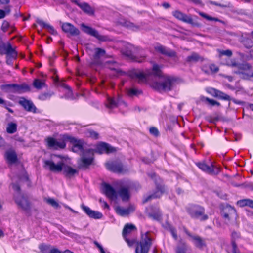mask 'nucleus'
Segmentation results:
<instances>
[{"label": "nucleus", "mask_w": 253, "mask_h": 253, "mask_svg": "<svg viewBox=\"0 0 253 253\" xmlns=\"http://www.w3.org/2000/svg\"><path fill=\"white\" fill-rule=\"evenodd\" d=\"M175 86V79L168 76H160L151 84V86L159 92H168L173 89Z\"/></svg>", "instance_id": "nucleus-1"}, {"label": "nucleus", "mask_w": 253, "mask_h": 253, "mask_svg": "<svg viewBox=\"0 0 253 253\" xmlns=\"http://www.w3.org/2000/svg\"><path fill=\"white\" fill-rule=\"evenodd\" d=\"M43 166L45 169H48L52 172H58L63 170V173L68 177H71L78 172L76 169L64 165L63 162H59L55 164L51 160H45Z\"/></svg>", "instance_id": "nucleus-2"}, {"label": "nucleus", "mask_w": 253, "mask_h": 253, "mask_svg": "<svg viewBox=\"0 0 253 253\" xmlns=\"http://www.w3.org/2000/svg\"><path fill=\"white\" fill-rule=\"evenodd\" d=\"M154 238L152 237L150 232L141 233V239L137 242L135 249L136 253H148L152 244Z\"/></svg>", "instance_id": "nucleus-3"}, {"label": "nucleus", "mask_w": 253, "mask_h": 253, "mask_svg": "<svg viewBox=\"0 0 253 253\" xmlns=\"http://www.w3.org/2000/svg\"><path fill=\"white\" fill-rule=\"evenodd\" d=\"M227 65L229 66L236 67L237 69L234 71V73L239 75L241 78L248 79L252 77L253 72L250 71L251 66L248 63L238 64L234 60H232L230 63H227Z\"/></svg>", "instance_id": "nucleus-4"}, {"label": "nucleus", "mask_w": 253, "mask_h": 253, "mask_svg": "<svg viewBox=\"0 0 253 253\" xmlns=\"http://www.w3.org/2000/svg\"><path fill=\"white\" fill-rule=\"evenodd\" d=\"M1 89L7 93L17 94L24 93L31 90L30 86L26 83L3 84L1 86Z\"/></svg>", "instance_id": "nucleus-5"}, {"label": "nucleus", "mask_w": 253, "mask_h": 253, "mask_svg": "<svg viewBox=\"0 0 253 253\" xmlns=\"http://www.w3.org/2000/svg\"><path fill=\"white\" fill-rule=\"evenodd\" d=\"M187 211L192 218L205 221L209 218L208 215L205 213V208L200 205H191L187 208Z\"/></svg>", "instance_id": "nucleus-6"}, {"label": "nucleus", "mask_w": 253, "mask_h": 253, "mask_svg": "<svg viewBox=\"0 0 253 253\" xmlns=\"http://www.w3.org/2000/svg\"><path fill=\"white\" fill-rule=\"evenodd\" d=\"M93 155L94 151L92 149H89L84 151L78 161L79 168L85 169L90 165L93 160Z\"/></svg>", "instance_id": "nucleus-7"}, {"label": "nucleus", "mask_w": 253, "mask_h": 253, "mask_svg": "<svg viewBox=\"0 0 253 253\" xmlns=\"http://www.w3.org/2000/svg\"><path fill=\"white\" fill-rule=\"evenodd\" d=\"M136 47L133 45L126 43L124 45V49H123V53L130 59L137 62H142L145 59V56H142L140 57L134 55V53L136 51Z\"/></svg>", "instance_id": "nucleus-8"}, {"label": "nucleus", "mask_w": 253, "mask_h": 253, "mask_svg": "<svg viewBox=\"0 0 253 253\" xmlns=\"http://www.w3.org/2000/svg\"><path fill=\"white\" fill-rule=\"evenodd\" d=\"M63 138L71 143L72 145V151L76 153L83 152L84 151L83 148L84 141L68 135H64Z\"/></svg>", "instance_id": "nucleus-9"}, {"label": "nucleus", "mask_w": 253, "mask_h": 253, "mask_svg": "<svg viewBox=\"0 0 253 253\" xmlns=\"http://www.w3.org/2000/svg\"><path fill=\"white\" fill-rule=\"evenodd\" d=\"M196 165L202 171L211 175H216L220 172V167L214 165L212 163L209 166L205 162H200L197 163Z\"/></svg>", "instance_id": "nucleus-10"}, {"label": "nucleus", "mask_w": 253, "mask_h": 253, "mask_svg": "<svg viewBox=\"0 0 253 253\" xmlns=\"http://www.w3.org/2000/svg\"><path fill=\"white\" fill-rule=\"evenodd\" d=\"M106 167L107 169L114 172L119 173H125L128 171V168L124 166L121 162H111L106 163Z\"/></svg>", "instance_id": "nucleus-11"}, {"label": "nucleus", "mask_w": 253, "mask_h": 253, "mask_svg": "<svg viewBox=\"0 0 253 253\" xmlns=\"http://www.w3.org/2000/svg\"><path fill=\"white\" fill-rule=\"evenodd\" d=\"M81 27L84 32L91 36L95 37L100 41L105 42L109 40V38L108 36L100 35L96 30L91 28V27L86 26L84 23L81 24Z\"/></svg>", "instance_id": "nucleus-12"}, {"label": "nucleus", "mask_w": 253, "mask_h": 253, "mask_svg": "<svg viewBox=\"0 0 253 253\" xmlns=\"http://www.w3.org/2000/svg\"><path fill=\"white\" fill-rule=\"evenodd\" d=\"M172 15L179 20L191 24L193 26L199 27L201 26V24L198 22L194 21L190 16H188L179 10L173 11Z\"/></svg>", "instance_id": "nucleus-13"}, {"label": "nucleus", "mask_w": 253, "mask_h": 253, "mask_svg": "<svg viewBox=\"0 0 253 253\" xmlns=\"http://www.w3.org/2000/svg\"><path fill=\"white\" fill-rule=\"evenodd\" d=\"M0 54H6L7 56L12 58H16L17 55V52L13 48L10 43H2L0 44Z\"/></svg>", "instance_id": "nucleus-14"}, {"label": "nucleus", "mask_w": 253, "mask_h": 253, "mask_svg": "<svg viewBox=\"0 0 253 253\" xmlns=\"http://www.w3.org/2000/svg\"><path fill=\"white\" fill-rule=\"evenodd\" d=\"M18 103L26 111L28 112L34 113L38 112L37 108L33 102L30 100H27L24 97H20Z\"/></svg>", "instance_id": "nucleus-15"}, {"label": "nucleus", "mask_w": 253, "mask_h": 253, "mask_svg": "<svg viewBox=\"0 0 253 253\" xmlns=\"http://www.w3.org/2000/svg\"><path fill=\"white\" fill-rule=\"evenodd\" d=\"M65 141H67V140H64L63 138L62 140L60 141H57L52 137H49L47 139L48 147L54 149H64L65 148L66 143Z\"/></svg>", "instance_id": "nucleus-16"}, {"label": "nucleus", "mask_w": 253, "mask_h": 253, "mask_svg": "<svg viewBox=\"0 0 253 253\" xmlns=\"http://www.w3.org/2000/svg\"><path fill=\"white\" fill-rule=\"evenodd\" d=\"M62 30L71 36H76L80 34L79 30L70 23H64L62 25Z\"/></svg>", "instance_id": "nucleus-17"}, {"label": "nucleus", "mask_w": 253, "mask_h": 253, "mask_svg": "<svg viewBox=\"0 0 253 253\" xmlns=\"http://www.w3.org/2000/svg\"><path fill=\"white\" fill-rule=\"evenodd\" d=\"M15 201L18 206L24 210L30 209V204L27 198L22 195H14Z\"/></svg>", "instance_id": "nucleus-18"}, {"label": "nucleus", "mask_w": 253, "mask_h": 253, "mask_svg": "<svg viewBox=\"0 0 253 253\" xmlns=\"http://www.w3.org/2000/svg\"><path fill=\"white\" fill-rule=\"evenodd\" d=\"M187 234L191 238L192 242L197 248L202 249L206 247V243L205 240L199 236L193 235L189 233H187Z\"/></svg>", "instance_id": "nucleus-19"}, {"label": "nucleus", "mask_w": 253, "mask_h": 253, "mask_svg": "<svg viewBox=\"0 0 253 253\" xmlns=\"http://www.w3.org/2000/svg\"><path fill=\"white\" fill-rule=\"evenodd\" d=\"M81 208L85 212V213L90 218L94 219H100L103 216L102 214L97 211H94L91 210L88 207L82 204Z\"/></svg>", "instance_id": "nucleus-20"}, {"label": "nucleus", "mask_w": 253, "mask_h": 253, "mask_svg": "<svg viewBox=\"0 0 253 253\" xmlns=\"http://www.w3.org/2000/svg\"><path fill=\"white\" fill-rule=\"evenodd\" d=\"M103 188L104 193L109 198L112 200L117 198V192L110 184L104 183Z\"/></svg>", "instance_id": "nucleus-21"}, {"label": "nucleus", "mask_w": 253, "mask_h": 253, "mask_svg": "<svg viewBox=\"0 0 253 253\" xmlns=\"http://www.w3.org/2000/svg\"><path fill=\"white\" fill-rule=\"evenodd\" d=\"M105 66L109 68L110 70L114 71L116 73L117 75H122L125 74V72H123L119 67V64L114 60H110L105 62Z\"/></svg>", "instance_id": "nucleus-22"}, {"label": "nucleus", "mask_w": 253, "mask_h": 253, "mask_svg": "<svg viewBox=\"0 0 253 253\" xmlns=\"http://www.w3.org/2000/svg\"><path fill=\"white\" fill-rule=\"evenodd\" d=\"M155 49L157 51L168 57H174L176 55L174 51L161 45L156 46Z\"/></svg>", "instance_id": "nucleus-23"}, {"label": "nucleus", "mask_w": 253, "mask_h": 253, "mask_svg": "<svg viewBox=\"0 0 253 253\" xmlns=\"http://www.w3.org/2000/svg\"><path fill=\"white\" fill-rule=\"evenodd\" d=\"M114 151H115V148L104 142L100 143L96 147V152L100 154H102L104 152L109 153Z\"/></svg>", "instance_id": "nucleus-24"}, {"label": "nucleus", "mask_w": 253, "mask_h": 253, "mask_svg": "<svg viewBox=\"0 0 253 253\" xmlns=\"http://www.w3.org/2000/svg\"><path fill=\"white\" fill-rule=\"evenodd\" d=\"M222 214L225 219L230 220L231 217L236 214V210L231 206L227 205L223 209Z\"/></svg>", "instance_id": "nucleus-25"}, {"label": "nucleus", "mask_w": 253, "mask_h": 253, "mask_svg": "<svg viewBox=\"0 0 253 253\" xmlns=\"http://www.w3.org/2000/svg\"><path fill=\"white\" fill-rule=\"evenodd\" d=\"M131 188L130 185H127L126 187H121L118 192L119 196L123 201H127L130 197L129 190Z\"/></svg>", "instance_id": "nucleus-26"}, {"label": "nucleus", "mask_w": 253, "mask_h": 253, "mask_svg": "<svg viewBox=\"0 0 253 253\" xmlns=\"http://www.w3.org/2000/svg\"><path fill=\"white\" fill-rule=\"evenodd\" d=\"M211 93L214 97H217L220 99L224 100L230 101V99H231V97L229 95L225 94V93L220 90H218L215 88H211Z\"/></svg>", "instance_id": "nucleus-27"}, {"label": "nucleus", "mask_w": 253, "mask_h": 253, "mask_svg": "<svg viewBox=\"0 0 253 253\" xmlns=\"http://www.w3.org/2000/svg\"><path fill=\"white\" fill-rule=\"evenodd\" d=\"M122 102H123V101H122L119 97L116 100L114 98L108 96L106 103V107L109 109H112L117 107L118 105L121 104Z\"/></svg>", "instance_id": "nucleus-28"}, {"label": "nucleus", "mask_w": 253, "mask_h": 253, "mask_svg": "<svg viewBox=\"0 0 253 253\" xmlns=\"http://www.w3.org/2000/svg\"><path fill=\"white\" fill-rule=\"evenodd\" d=\"M77 5H78L84 12L88 15H92L94 13V10L87 3H80L79 2Z\"/></svg>", "instance_id": "nucleus-29"}, {"label": "nucleus", "mask_w": 253, "mask_h": 253, "mask_svg": "<svg viewBox=\"0 0 253 253\" xmlns=\"http://www.w3.org/2000/svg\"><path fill=\"white\" fill-rule=\"evenodd\" d=\"M6 160L9 164H14L17 161V156L16 152L13 150H8L5 153Z\"/></svg>", "instance_id": "nucleus-30"}, {"label": "nucleus", "mask_w": 253, "mask_h": 253, "mask_svg": "<svg viewBox=\"0 0 253 253\" xmlns=\"http://www.w3.org/2000/svg\"><path fill=\"white\" fill-rule=\"evenodd\" d=\"M203 60L204 58L196 52H192L187 57L186 59V61L188 63H196Z\"/></svg>", "instance_id": "nucleus-31"}, {"label": "nucleus", "mask_w": 253, "mask_h": 253, "mask_svg": "<svg viewBox=\"0 0 253 253\" xmlns=\"http://www.w3.org/2000/svg\"><path fill=\"white\" fill-rule=\"evenodd\" d=\"M37 23L41 26L42 28H46L52 35H57V32L56 30L54 28L53 26L49 25V24L45 23L41 19H38L37 20Z\"/></svg>", "instance_id": "nucleus-32"}, {"label": "nucleus", "mask_w": 253, "mask_h": 253, "mask_svg": "<svg viewBox=\"0 0 253 253\" xmlns=\"http://www.w3.org/2000/svg\"><path fill=\"white\" fill-rule=\"evenodd\" d=\"M130 76L132 78L138 79L139 82H142L146 80V76L143 72L134 70L130 72Z\"/></svg>", "instance_id": "nucleus-33"}, {"label": "nucleus", "mask_w": 253, "mask_h": 253, "mask_svg": "<svg viewBox=\"0 0 253 253\" xmlns=\"http://www.w3.org/2000/svg\"><path fill=\"white\" fill-rule=\"evenodd\" d=\"M135 230H136V227L134 225L131 224H126L122 231L123 238H126L129 234Z\"/></svg>", "instance_id": "nucleus-34"}, {"label": "nucleus", "mask_w": 253, "mask_h": 253, "mask_svg": "<svg viewBox=\"0 0 253 253\" xmlns=\"http://www.w3.org/2000/svg\"><path fill=\"white\" fill-rule=\"evenodd\" d=\"M115 211L118 214L121 216H125L131 212V208L125 209L120 206H117L115 208Z\"/></svg>", "instance_id": "nucleus-35"}, {"label": "nucleus", "mask_w": 253, "mask_h": 253, "mask_svg": "<svg viewBox=\"0 0 253 253\" xmlns=\"http://www.w3.org/2000/svg\"><path fill=\"white\" fill-rule=\"evenodd\" d=\"M237 204L241 207L248 206L253 208V200L249 199H245L237 201Z\"/></svg>", "instance_id": "nucleus-36"}, {"label": "nucleus", "mask_w": 253, "mask_h": 253, "mask_svg": "<svg viewBox=\"0 0 253 253\" xmlns=\"http://www.w3.org/2000/svg\"><path fill=\"white\" fill-rule=\"evenodd\" d=\"M188 247L185 243L180 241L176 248V253H187Z\"/></svg>", "instance_id": "nucleus-37"}, {"label": "nucleus", "mask_w": 253, "mask_h": 253, "mask_svg": "<svg viewBox=\"0 0 253 253\" xmlns=\"http://www.w3.org/2000/svg\"><path fill=\"white\" fill-rule=\"evenodd\" d=\"M105 50L100 48H96L95 49V52L93 55L94 60L96 62H98V60L105 55Z\"/></svg>", "instance_id": "nucleus-38"}, {"label": "nucleus", "mask_w": 253, "mask_h": 253, "mask_svg": "<svg viewBox=\"0 0 253 253\" xmlns=\"http://www.w3.org/2000/svg\"><path fill=\"white\" fill-rule=\"evenodd\" d=\"M158 190L153 194L148 196L144 201V202H148L149 200L159 198L164 192L163 188L158 187Z\"/></svg>", "instance_id": "nucleus-39"}, {"label": "nucleus", "mask_w": 253, "mask_h": 253, "mask_svg": "<svg viewBox=\"0 0 253 253\" xmlns=\"http://www.w3.org/2000/svg\"><path fill=\"white\" fill-rule=\"evenodd\" d=\"M121 23L124 27L133 31H137L140 29L139 26L135 25L128 21H124Z\"/></svg>", "instance_id": "nucleus-40"}, {"label": "nucleus", "mask_w": 253, "mask_h": 253, "mask_svg": "<svg viewBox=\"0 0 253 253\" xmlns=\"http://www.w3.org/2000/svg\"><path fill=\"white\" fill-rule=\"evenodd\" d=\"M154 208L155 210L154 212L152 213H149L148 216L149 217L152 218L154 220H159L160 219L161 217V213L159 208L157 207H155Z\"/></svg>", "instance_id": "nucleus-41"}, {"label": "nucleus", "mask_w": 253, "mask_h": 253, "mask_svg": "<svg viewBox=\"0 0 253 253\" xmlns=\"http://www.w3.org/2000/svg\"><path fill=\"white\" fill-rule=\"evenodd\" d=\"M17 125L15 122L8 123L6 127V131L8 133L13 134L17 131Z\"/></svg>", "instance_id": "nucleus-42"}, {"label": "nucleus", "mask_w": 253, "mask_h": 253, "mask_svg": "<svg viewBox=\"0 0 253 253\" xmlns=\"http://www.w3.org/2000/svg\"><path fill=\"white\" fill-rule=\"evenodd\" d=\"M199 14L201 16H202L204 18L207 19V20L214 21H216V22H219L221 23H223V21L222 20L218 19L217 18L211 17L204 12H200L199 13Z\"/></svg>", "instance_id": "nucleus-43"}, {"label": "nucleus", "mask_w": 253, "mask_h": 253, "mask_svg": "<svg viewBox=\"0 0 253 253\" xmlns=\"http://www.w3.org/2000/svg\"><path fill=\"white\" fill-rule=\"evenodd\" d=\"M51 247L50 245L41 244L39 245L40 253H49Z\"/></svg>", "instance_id": "nucleus-44"}, {"label": "nucleus", "mask_w": 253, "mask_h": 253, "mask_svg": "<svg viewBox=\"0 0 253 253\" xmlns=\"http://www.w3.org/2000/svg\"><path fill=\"white\" fill-rule=\"evenodd\" d=\"M127 93L128 96L132 97L141 93V91L135 88H131L127 89Z\"/></svg>", "instance_id": "nucleus-45"}, {"label": "nucleus", "mask_w": 253, "mask_h": 253, "mask_svg": "<svg viewBox=\"0 0 253 253\" xmlns=\"http://www.w3.org/2000/svg\"><path fill=\"white\" fill-rule=\"evenodd\" d=\"M53 95V93L52 92H44L41 94L38 98L39 99L44 101L49 99Z\"/></svg>", "instance_id": "nucleus-46"}, {"label": "nucleus", "mask_w": 253, "mask_h": 253, "mask_svg": "<svg viewBox=\"0 0 253 253\" xmlns=\"http://www.w3.org/2000/svg\"><path fill=\"white\" fill-rule=\"evenodd\" d=\"M167 229L171 233L172 237L175 240L177 239V235L176 233V230L175 228H174L172 225L169 224H168Z\"/></svg>", "instance_id": "nucleus-47"}, {"label": "nucleus", "mask_w": 253, "mask_h": 253, "mask_svg": "<svg viewBox=\"0 0 253 253\" xmlns=\"http://www.w3.org/2000/svg\"><path fill=\"white\" fill-rule=\"evenodd\" d=\"M46 203L51 205L54 208L58 209L60 208L59 204L53 198H47L45 200Z\"/></svg>", "instance_id": "nucleus-48"}, {"label": "nucleus", "mask_w": 253, "mask_h": 253, "mask_svg": "<svg viewBox=\"0 0 253 253\" xmlns=\"http://www.w3.org/2000/svg\"><path fill=\"white\" fill-rule=\"evenodd\" d=\"M44 85V83L39 79H35L33 82V86L37 89H41Z\"/></svg>", "instance_id": "nucleus-49"}, {"label": "nucleus", "mask_w": 253, "mask_h": 253, "mask_svg": "<svg viewBox=\"0 0 253 253\" xmlns=\"http://www.w3.org/2000/svg\"><path fill=\"white\" fill-rule=\"evenodd\" d=\"M219 52L220 57H221L223 55L226 56L227 57H230L232 55V51L229 49L226 50H220Z\"/></svg>", "instance_id": "nucleus-50"}, {"label": "nucleus", "mask_w": 253, "mask_h": 253, "mask_svg": "<svg viewBox=\"0 0 253 253\" xmlns=\"http://www.w3.org/2000/svg\"><path fill=\"white\" fill-rule=\"evenodd\" d=\"M88 133L89 134V136L93 139H97L99 138V134L94 130H89L88 131Z\"/></svg>", "instance_id": "nucleus-51"}, {"label": "nucleus", "mask_w": 253, "mask_h": 253, "mask_svg": "<svg viewBox=\"0 0 253 253\" xmlns=\"http://www.w3.org/2000/svg\"><path fill=\"white\" fill-rule=\"evenodd\" d=\"M210 74L217 73L219 71V68L215 64H211L209 65Z\"/></svg>", "instance_id": "nucleus-52"}, {"label": "nucleus", "mask_w": 253, "mask_h": 253, "mask_svg": "<svg viewBox=\"0 0 253 253\" xmlns=\"http://www.w3.org/2000/svg\"><path fill=\"white\" fill-rule=\"evenodd\" d=\"M205 100L207 101L211 106L217 105L218 106H219L220 105V104L219 102H218L213 99H210L208 97H206L205 98Z\"/></svg>", "instance_id": "nucleus-53"}, {"label": "nucleus", "mask_w": 253, "mask_h": 253, "mask_svg": "<svg viewBox=\"0 0 253 253\" xmlns=\"http://www.w3.org/2000/svg\"><path fill=\"white\" fill-rule=\"evenodd\" d=\"M149 132L155 136H158L159 135V132L158 129L155 127H152L149 129Z\"/></svg>", "instance_id": "nucleus-54"}, {"label": "nucleus", "mask_w": 253, "mask_h": 253, "mask_svg": "<svg viewBox=\"0 0 253 253\" xmlns=\"http://www.w3.org/2000/svg\"><path fill=\"white\" fill-rule=\"evenodd\" d=\"M201 70L202 71L205 73L207 75H210V71L209 69V65H203L201 67Z\"/></svg>", "instance_id": "nucleus-55"}, {"label": "nucleus", "mask_w": 253, "mask_h": 253, "mask_svg": "<svg viewBox=\"0 0 253 253\" xmlns=\"http://www.w3.org/2000/svg\"><path fill=\"white\" fill-rule=\"evenodd\" d=\"M63 86L64 88H66L68 91V94L66 95V97L68 98H72V92L70 87L65 84H63Z\"/></svg>", "instance_id": "nucleus-56"}, {"label": "nucleus", "mask_w": 253, "mask_h": 253, "mask_svg": "<svg viewBox=\"0 0 253 253\" xmlns=\"http://www.w3.org/2000/svg\"><path fill=\"white\" fill-rule=\"evenodd\" d=\"M153 70L154 72V73L157 75L158 77L160 76H161L160 73V69L158 65H154L153 67Z\"/></svg>", "instance_id": "nucleus-57"}, {"label": "nucleus", "mask_w": 253, "mask_h": 253, "mask_svg": "<svg viewBox=\"0 0 253 253\" xmlns=\"http://www.w3.org/2000/svg\"><path fill=\"white\" fill-rule=\"evenodd\" d=\"M12 188L14 189V191H16L17 192V194H15V195H19L20 191V188L18 184H12Z\"/></svg>", "instance_id": "nucleus-58"}, {"label": "nucleus", "mask_w": 253, "mask_h": 253, "mask_svg": "<svg viewBox=\"0 0 253 253\" xmlns=\"http://www.w3.org/2000/svg\"><path fill=\"white\" fill-rule=\"evenodd\" d=\"M9 23L7 21H4L3 23H2V26H1V30L5 32L7 31L8 27H9Z\"/></svg>", "instance_id": "nucleus-59"}, {"label": "nucleus", "mask_w": 253, "mask_h": 253, "mask_svg": "<svg viewBox=\"0 0 253 253\" xmlns=\"http://www.w3.org/2000/svg\"><path fill=\"white\" fill-rule=\"evenodd\" d=\"M126 241V242L127 243L129 246H132L134 245V244L136 242V240L135 239L129 240L127 237L124 238Z\"/></svg>", "instance_id": "nucleus-60"}, {"label": "nucleus", "mask_w": 253, "mask_h": 253, "mask_svg": "<svg viewBox=\"0 0 253 253\" xmlns=\"http://www.w3.org/2000/svg\"><path fill=\"white\" fill-rule=\"evenodd\" d=\"M210 3L212 4V5H216V6H219V7H226L227 6L225 5H223V4H221L220 3H218L216 2H215V1H211L210 2Z\"/></svg>", "instance_id": "nucleus-61"}, {"label": "nucleus", "mask_w": 253, "mask_h": 253, "mask_svg": "<svg viewBox=\"0 0 253 253\" xmlns=\"http://www.w3.org/2000/svg\"><path fill=\"white\" fill-rule=\"evenodd\" d=\"M49 253H61L57 249L51 248Z\"/></svg>", "instance_id": "nucleus-62"}, {"label": "nucleus", "mask_w": 253, "mask_h": 253, "mask_svg": "<svg viewBox=\"0 0 253 253\" xmlns=\"http://www.w3.org/2000/svg\"><path fill=\"white\" fill-rule=\"evenodd\" d=\"M5 16V12L0 9V19L3 18Z\"/></svg>", "instance_id": "nucleus-63"}, {"label": "nucleus", "mask_w": 253, "mask_h": 253, "mask_svg": "<svg viewBox=\"0 0 253 253\" xmlns=\"http://www.w3.org/2000/svg\"><path fill=\"white\" fill-rule=\"evenodd\" d=\"M232 246H233V253H239L237 252V251H236L237 246H236L235 242H234V241L232 242Z\"/></svg>", "instance_id": "nucleus-64"}]
</instances>
